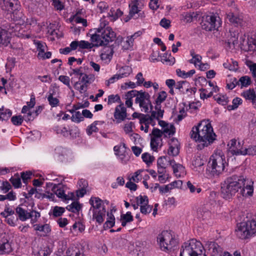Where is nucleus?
Returning a JSON list of instances; mask_svg holds the SVG:
<instances>
[{"instance_id":"obj_42","label":"nucleus","mask_w":256,"mask_h":256,"mask_svg":"<svg viewBox=\"0 0 256 256\" xmlns=\"http://www.w3.org/2000/svg\"><path fill=\"white\" fill-rule=\"evenodd\" d=\"M120 220H124L128 223L133 221L134 218L131 212H128L126 214H122L120 216Z\"/></svg>"},{"instance_id":"obj_36","label":"nucleus","mask_w":256,"mask_h":256,"mask_svg":"<svg viewBox=\"0 0 256 256\" xmlns=\"http://www.w3.org/2000/svg\"><path fill=\"white\" fill-rule=\"evenodd\" d=\"M142 158L144 162H145L148 165L152 163L154 160V156H150L148 153H144L142 154Z\"/></svg>"},{"instance_id":"obj_58","label":"nucleus","mask_w":256,"mask_h":256,"mask_svg":"<svg viewBox=\"0 0 256 256\" xmlns=\"http://www.w3.org/2000/svg\"><path fill=\"white\" fill-rule=\"evenodd\" d=\"M160 24L163 28L168 29L170 26V21L166 18H163L160 22Z\"/></svg>"},{"instance_id":"obj_5","label":"nucleus","mask_w":256,"mask_h":256,"mask_svg":"<svg viewBox=\"0 0 256 256\" xmlns=\"http://www.w3.org/2000/svg\"><path fill=\"white\" fill-rule=\"evenodd\" d=\"M204 247L200 242L192 240L189 244L184 243L182 246L180 256H206L202 254Z\"/></svg>"},{"instance_id":"obj_45","label":"nucleus","mask_w":256,"mask_h":256,"mask_svg":"<svg viewBox=\"0 0 256 256\" xmlns=\"http://www.w3.org/2000/svg\"><path fill=\"white\" fill-rule=\"evenodd\" d=\"M152 206H151L148 204L146 205L140 206V212L144 214H149L152 210Z\"/></svg>"},{"instance_id":"obj_46","label":"nucleus","mask_w":256,"mask_h":256,"mask_svg":"<svg viewBox=\"0 0 256 256\" xmlns=\"http://www.w3.org/2000/svg\"><path fill=\"white\" fill-rule=\"evenodd\" d=\"M10 180L15 188H19L21 187V180L19 177H12L10 178Z\"/></svg>"},{"instance_id":"obj_63","label":"nucleus","mask_w":256,"mask_h":256,"mask_svg":"<svg viewBox=\"0 0 256 256\" xmlns=\"http://www.w3.org/2000/svg\"><path fill=\"white\" fill-rule=\"evenodd\" d=\"M158 143L155 138H152L150 140V146L152 149L154 151H157Z\"/></svg>"},{"instance_id":"obj_26","label":"nucleus","mask_w":256,"mask_h":256,"mask_svg":"<svg viewBox=\"0 0 256 256\" xmlns=\"http://www.w3.org/2000/svg\"><path fill=\"white\" fill-rule=\"evenodd\" d=\"M246 44L250 50H254L256 48V36L252 35L251 37L248 38Z\"/></svg>"},{"instance_id":"obj_23","label":"nucleus","mask_w":256,"mask_h":256,"mask_svg":"<svg viewBox=\"0 0 256 256\" xmlns=\"http://www.w3.org/2000/svg\"><path fill=\"white\" fill-rule=\"evenodd\" d=\"M230 37L228 40V45H230V44H232L234 46L235 45L238 44V38L239 34L238 32L236 31H230Z\"/></svg>"},{"instance_id":"obj_10","label":"nucleus","mask_w":256,"mask_h":256,"mask_svg":"<svg viewBox=\"0 0 256 256\" xmlns=\"http://www.w3.org/2000/svg\"><path fill=\"white\" fill-rule=\"evenodd\" d=\"M150 97L148 93L140 90L135 100L136 104L138 103L140 106L144 108L145 112H148V107L146 104L147 102H150Z\"/></svg>"},{"instance_id":"obj_9","label":"nucleus","mask_w":256,"mask_h":256,"mask_svg":"<svg viewBox=\"0 0 256 256\" xmlns=\"http://www.w3.org/2000/svg\"><path fill=\"white\" fill-rule=\"evenodd\" d=\"M220 24V17L213 14L202 16L200 22L202 28L206 31L218 30Z\"/></svg>"},{"instance_id":"obj_33","label":"nucleus","mask_w":256,"mask_h":256,"mask_svg":"<svg viewBox=\"0 0 256 256\" xmlns=\"http://www.w3.org/2000/svg\"><path fill=\"white\" fill-rule=\"evenodd\" d=\"M214 98L218 104L222 106L226 105L228 102V98L226 96L220 95L218 96H214Z\"/></svg>"},{"instance_id":"obj_30","label":"nucleus","mask_w":256,"mask_h":256,"mask_svg":"<svg viewBox=\"0 0 256 256\" xmlns=\"http://www.w3.org/2000/svg\"><path fill=\"white\" fill-rule=\"evenodd\" d=\"M65 212L64 208L56 206L52 210V215L54 217H58L61 216Z\"/></svg>"},{"instance_id":"obj_18","label":"nucleus","mask_w":256,"mask_h":256,"mask_svg":"<svg viewBox=\"0 0 256 256\" xmlns=\"http://www.w3.org/2000/svg\"><path fill=\"white\" fill-rule=\"evenodd\" d=\"M246 100H250L254 104L256 105V94L254 89H249L242 94Z\"/></svg>"},{"instance_id":"obj_41","label":"nucleus","mask_w":256,"mask_h":256,"mask_svg":"<svg viewBox=\"0 0 256 256\" xmlns=\"http://www.w3.org/2000/svg\"><path fill=\"white\" fill-rule=\"evenodd\" d=\"M98 122V121H95L90 126H88L86 132L88 135L92 134L93 132H97L98 131V128L96 127Z\"/></svg>"},{"instance_id":"obj_57","label":"nucleus","mask_w":256,"mask_h":256,"mask_svg":"<svg viewBox=\"0 0 256 256\" xmlns=\"http://www.w3.org/2000/svg\"><path fill=\"white\" fill-rule=\"evenodd\" d=\"M179 149L176 148L172 146H170L169 150H168V154L172 156H176L179 154Z\"/></svg>"},{"instance_id":"obj_19","label":"nucleus","mask_w":256,"mask_h":256,"mask_svg":"<svg viewBox=\"0 0 256 256\" xmlns=\"http://www.w3.org/2000/svg\"><path fill=\"white\" fill-rule=\"evenodd\" d=\"M227 18L230 22L236 26H241L242 23V20L239 16H235L232 12H229L227 14Z\"/></svg>"},{"instance_id":"obj_56","label":"nucleus","mask_w":256,"mask_h":256,"mask_svg":"<svg viewBox=\"0 0 256 256\" xmlns=\"http://www.w3.org/2000/svg\"><path fill=\"white\" fill-rule=\"evenodd\" d=\"M58 80L63 84L67 86L70 88H71L70 84V80L68 76H60L58 78Z\"/></svg>"},{"instance_id":"obj_61","label":"nucleus","mask_w":256,"mask_h":256,"mask_svg":"<svg viewBox=\"0 0 256 256\" xmlns=\"http://www.w3.org/2000/svg\"><path fill=\"white\" fill-rule=\"evenodd\" d=\"M16 59L15 58H11L8 60V63L6 65V68L10 72L11 71L12 68L15 66Z\"/></svg>"},{"instance_id":"obj_25","label":"nucleus","mask_w":256,"mask_h":256,"mask_svg":"<svg viewBox=\"0 0 256 256\" xmlns=\"http://www.w3.org/2000/svg\"><path fill=\"white\" fill-rule=\"evenodd\" d=\"M82 208L80 204L78 202H74L72 203L70 205L68 206L66 208L69 211L76 213L80 211Z\"/></svg>"},{"instance_id":"obj_12","label":"nucleus","mask_w":256,"mask_h":256,"mask_svg":"<svg viewBox=\"0 0 256 256\" xmlns=\"http://www.w3.org/2000/svg\"><path fill=\"white\" fill-rule=\"evenodd\" d=\"M1 7L3 10L10 12L17 10L19 7L18 0H3Z\"/></svg>"},{"instance_id":"obj_54","label":"nucleus","mask_w":256,"mask_h":256,"mask_svg":"<svg viewBox=\"0 0 256 256\" xmlns=\"http://www.w3.org/2000/svg\"><path fill=\"white\" fill-rule=\"evenodd\" d=\"M128 40L124 42L122 47L124 50H128L131 48L133 46L134 40L130 37H128Z\"/></svg>"},{"instance_id":"obj_15","label":"nucleus","mask_w":256,"mask_h":256,"mask_svg":"<svg viewBox=\"0 0 256 256\" xmlns=\"http://www.w3.org/2000/svg\"><path fill=\"white\" fill-rule=\"evenodd\" d=\"M52 190L60 198L64 200H69L70 199H72V198H69V196H67L65 194L64 190L62 188L60 187V184L58 185L54 184L52 188Z\"/></svg>"},{"instance_id":"obj_64","label":"nucleus","mask_w":256,"mask_h":256,"mask_svg":"<svg viewBox=\"0 0 256 256\" xmlns=\"http://www.w3.org/2000/svg\"><path fill=\"white\" fill-rule=\"evenodd\" d=\"M162 134V132L157 128H154L152 131V134L154 136L153 138H160Z\"/></svg>"},{"instance_id":"obj_1","label":"nucleus","mask_w":256,"mask_h":256,"mask_svg":"<svg viewBox=\"0 0 256 256\" xmlns=\"http://www.w3.org/2000/svg\"><path fill=\"white\" fill-rule=\"evenodd\" d=\"M253 184L254 182L251 180L244 178L242 176L232 175L228 177L222 184V197L225 199H230L239 190L243 196H252L254 192Z\"/></svg>"},{"instance_id":"obj_43","label":"nucleus","mask_w":256,"mask_h":256,"mask_svg":"<svg viewBox=\"0 0 256 256\" xmlns=\"http://www.w3.org/2000/svg\"><path fill=\"white\" fill-rule=\"evenodd\" d=\"M2 115H0V120H8L12 116V112L9 109H6L4 111H2Z\"/></svg>"},{"instance_id":"obj_52","label":"nucleus","mask_w":256,"mask_h":256,"mask_svg":"<svg viewBox=\"0 0 256 256\" xmlns=\"http://www.w3.org/2000/svg\"><path fill=\"white\" fill-rule=\"evenodd\" d=\"M92 44L85 40H81L78 42L79 47L82 49L90 48H92V46H94L93 45L92 46Z\"/></svg>"},{"instance_id":"obj_53","label":"nucleus","mask_w":256,"mask_h":256,"mask_svg":"<svg viewBox=\"0 0 256 256\" xmlns=\"http://www.w3.org/2000/svg\"><path fill=\"white\" fill-rule=\"evenodd\" d=\"M0 188L2 190L4 191V193H6L12 188V186L8 182L6 181L2 182V186H0Z\"/></svg>"},{"instance_id":"obj_13","label":"nucleus","mask_w":256,"mask_h":256,"mask_svg":"<svg viewBox=\"0 0 256 256\" xmlns=\"http://www.w3.org/2000/svg\"><path fill=\"white\" fill-rule=\"evenodd\" d=\"M236 139H232L230 140V143L228 144V146H230L228 152H230L232 156H238L240 155V152L242 151V147L241 145L240 142H238V146H239L238 148L236 146Z\"/></svg>"},{"instance_id":"obj_27","label":"nucleus","mask_w":256,"mask_h":256,"mask_svg":"<svg viewBox=\"0 0 256 256\" xmlns=\"http://www.w3.org/2000/svg\"><path fill=\"white\" fill-rule=\"evenodd\" d=\"M240 83L241 85V88L246 87L251 84V78L247 76H242L239 80V84Z\"/></svg>"},{"instance_id":"obj_20","label":"nucleus","mask_w":256,"mask_h":256,"mask_svg":"<svg viewBox=\"0 0 256 256\" xmlns=\"http://www.w3.org/2000/svg\"><path fill=\"white\" fill-rule=\"evenodd\" d=\"M152 122L151 120V118L150 117V116L148 114H142V116L140 118V124H144L145 125V132H148L149 128L148 124H152Z\"/></svg>"},{"instance_id":"obj_17","label":"nucleus","mask_w":256,"mask_h":256,"mask_svg":"<svg viewBox=\"0 0 256 256\" xmlns=\"http://www.w3.org/2000/svg\"><path fill=\"white\" fill-rule=\"evenodd\" d=\"M10 34L6 30L0 28V44L7 46L10 44Z\"/></svg>"},{"instance_id":"obj_34","label":"nucleus","mask_w":256,"mask_h":256,"mask_svg":"<svg viewBox=\"0 0 256 256\" xmlns=\"http://www.w3.org/2000/svg\"><path fill=\"white\" fill-rule=\"evenodd\" d=\"M162 132L165 134H168L169 136L174 135L176 132V128L174 124H171L164 128Z\"/></svg>"},{"instance_id":"obj_6","label":"nucleus","mask_w":256,"mask_h":256,"mask_svg":"<svg viewBox=\"0 0 256 256\" xmlns=\"http://www.w3.org/2000/svg\"><path fill=\"white\" fill-rule=\"evenodd\" d=\"M157 241L160 248L164 252L171 251L178 244L177 240L168 230L163 231L159 234L157 236Z\"/></svg>"},{"instance_id":"obj_49","label":"nucleus","mask_w":256,"mask_h":256,"mask_svg":"<svg viewBox=\"0 0 256 256\" xmlns=\"http://www.w3.org/2000/svg\"><path fill=\"white\" fill-rule=\"evenodd\" d=\"M48 99L49 102L50 104L52 107H54V106H57L59 102V100L56 98H54L52 94H50L48 96Z\"/></svg>"},{"instance_id":"obj_16","label":"nucleus","mask_w":256,"mask_h":256,"mask_svg":"<svg viewBox=\"0 0 256 256\" xmlns=\"http://www.w3.org/2000/svg\"><path fill=\"white\" fill-rule=\"evenodd\" d=\"M0 242V254H8L12 251L10 244L6 238H2Z\"/></svg>"},{"instance_id":"obj_48","label":"nucleus","mask_w":256,"mask_h":256,"mask_svg":"<svg viewBox=\"0 0 256 256\" xmlns=\"http://www.w3.org/2000/svg\"><path fill=\"white\" fill-rule=\"evenodd\" d=\"M37 46V50L38 51V57L39 58L40 56L44 55V44L41 43L40 42H38L36 43Z\"/></svg>"},{"instance_id":"obj_7","label":"nucleus","mask_w":256,"mask_h":256,"mask_svg":"<svg viewBox=\"0 0 256 256\" xmlns=\"http://www.w3.org/2000/svg\"><path fill=\"white\" fill-rule=\"evenodd\" d=\"M226 164L224 156H212L208 163V167L211 174L214 176H219L224 171Z\"/></svg>"},{"instance_id":"obj_55","label":"nucleus","mask_w":256,"mask_h":256,"mask_svg":"<svg viewBox=\"0 0 256 256\" xmlns=\"http://www.w3.org/2000/svg\"><path fill=\"white\" fill-rule=\"evenodd\" d=\"M32 173L30 172H22L21 173V178L22 180L24 183L26 184L27 180L30 178V176Z\"/></svg>"},{"instance_id":"obj_35","label":"nucleus","mask_w":256,"mask_h":256,"mask_svg":"<svg viewBox=\"0 0 256 256\" xmlns=\"http://www.w3.org/2000/svg\"><path fill=\"white\" fill-rule=\"evenodd\" d=\"M133 2L134 4L131 6L129 12V15L130 16H133L134 14H138L140 11L139 10H138V0H136L134 1Z\"/></svg>"},{"instance_id":"obj_47","label":"nucleus","mask_w":256,"mask_h":256,"mask_svg":"<svg viewBox=\"0 0 256 256\" xmlns=\"http://www.w3.org/2000/svg\"><path fill=\"white\" fill-rule=\"evenodd\" d=\"M115 102H121L120 96L118 94L110 95L108 96V104H110L112 103Z\"/></svg>"},{"instance_id":"obj_22","label":"nucleus","mask_w":256,"mask_h":256,"mask_svg":"<svg viewBox=\"0 0 256 256\" xmlns=\"http://www.w3.org/2000/svg\"><path fill=\"white\" fill-rule=\"evenodd\" d=\"M256 155V146H251L248 148H243L242 151L240 152V155L246 156V155Z\"/></svg>"},{"instance_id":"obj_14","label":"nucleus","mask_w":256,"mask_h":256,"mask_svg":"<svg viewBox=\"0 0 256 256\" xmlns=\"http://www.w3.org/2000/svg\"><path fill=\"white\" fill-rule=\"evenodd\" d=\"M16 212L18 215L19 219L22 221H25L33 217V212H28L26 210L20 206H18L16 209Z\"/></svg>"},{"instance_id":"obj_2","label":"nucleus","mask_w":256,"mask_h":256,"mask_svg":"<svg viewBox=\"0 0 256 256\" xmlns=\"http://www.w3.org/2000/svg\"><path fill=\"white\" fill-rule=\"evenodd\" d=\"M216 136L210 124L207 123L206 120L202 121L198 126L193 128L191 131V138L196 141L202 142V144L198 145L200 149L208 146L212 143L215 140Z\"/></svg>"},{"instance_id":"obj_62","label":"nucleus","mask_w":256,"mask_h":256,"mask_svg":"<svg viewBox=\"0 0 256 256\" xmlns=\"http://www.w3.org/2000/svg\"><path fill=\"white\" fill-rule=\"evenodd\" d=\"M80 84H81L80 81L76 82L74 84V88L78 90L80 93H82L83 91L86 92L87 90V88H86L83 84L80 85V87L78 86Z\"/></svg>"},{"instance_id":"obj_51","label":"nucleus","mask_w":256,"mask_h":256,"mask_svg":"<svg viewBox=\"0 0 256 256\" xmlns=\"http://www.w3.org/2000/svg\"><path fill=\"white\" fill-rule=\"evenodd\" d=\"M167 162L166 156H163L160 157L157 160V166L161 168L166 167V164Z\"/></svg>"},{"instance_id":"obj_11","label":"nucleus","mask_w":256,"mask_h":256,"mask_svg":"<svg viewBox=\"0 0 256 256\" xmlns=\"http://www.w3.org/2000/svg\"><path fill=\"white\" fill-rule=\"evenodd\" d=\"M117 123H120L125 120L127 116L126 108L123 103L116 106L114 114Z\"/></svg>"},{"instance_id":"obj_8","label":"nucleus","mask_w":256,"mask_h":256,"mask_svg":"<svg viewBox=\"0 0 256 256\" xmlns=\"http://www.w3.org/2000/svg\"><path fill=\"white\" fill-rule=\"evenodd\" d=\"M89 202L93 208V219H95L97 222L101 224L104 220L106 213V210L104 206L102 208V210L100 209L102 202V200L98 197H92Z\"/></svg>"},{"instance_id":"obj_40","label":"nucleus","mask_w":256,"mask_h":256,"mask_svg":"<svg viewBox=\"0 0 256 256\" xmlns=\"http://www.w3.org/2000/svg\"><path fill=\"white\" fill-rule=\"evenodd\" d=\"M167 96V94L165 91H162L158 94V96L156 100V104H161L164 102Z\"/></svg>"},{"instance_id":"obj_29","label":"nucleus","mask_w":256,"mask_h":256,"mask_svg":"<svg viewBox=\"0 0 256 256\" xmlns=\"http://www.w3.org/2000/svg\"><path fill=\"white\" fill-rule=\"evenodd\" d=\"M242 103V99L240 98H236L232 100V104L228 106L227 108L228 110H234L238 108V106Z\"/></svg>"},{"instance_id":"obj_3","label":"nucleus","mask_w":256,"mask_h":256,"mask_svg":"<svg viewBox=\"0 0 256 256\" xmlns=\"http://www.w3.org/2000/svg\"><path fill=\"white\" fill-rule=\"evenodd\" d=\"M96 32L90 38L92 42L94 43L93 46H107L110 42L114 41L116 38V34L109 26L106 28L100 26L96 29Z\"/></svg>"},{"instance_id":"obj_60","label":"nucleus","mask_w":256,"mask_h":256,"mask_svg":"<svg viewBox=\"0 0 256 256\" xmlns=\"http://www.w3.org/2000/svg\"><path fill=\"white\" fill-rule=\"evenodd\" d=\"M98 8L100 9V13H102L108 8V6L104 2H100L98 5Z\"/></svg>"},{"instance_id":"obj_21","label":"nucleus","mask_w":256,"mask_h":256,"mask_svg":"<svg viewBox=\"0 0 256 256\" xmlns=\"http://www.w3.org/2000/svg\"><path fill=\"white\" fill-rule=\"evenodd\" d=\"M198 216L199 218L204 219L210 214V211L206 206H202L198 210Z\"/></svg>"},{"instance_id":"obj_32","label":"nucleus","mask_w":256,"mask_h":256,"mask_svg":"<svg viewBox=\"0 0 256 256\" xmlns=\"http://www.w3.org/2000/svg\"><path fill=\"white\" fill-rule=\"evenodd\" d=\"M55 130L58 134H61L65 137L68 136V135L71 134L70 132L66 127L61 128L57 126Z\"/></svg>"},{"instance_id":"obj_4","label":"nucleus","mask_w":256,"mask_h":256,"mask_svg":"<svg viewBox=\"0 0 256 256\" xmlns=\"http://www.w3.org/2000/svg\"><path fill=\"white\" fill-rule=\"evenodd\" d=\"M237 236L241 239H246L256 234V221L242 222L237 224L236 230Z\"/></svg>"},{"instance_id":"obj_59","label":"nucleus","mask_w":256,"mask_h":256,"mask_svg":"<svg viewBox=\"0 0 256 256\" xmlns=\"http://www.w3.org/2000/svg\"><path fill=\"white\" fill-rule=\"evenodd\" d=\"M204 164V160L200 158V156H197L195 158L193 162V165L195 167H200Z\"/></svg>"},{"instance_id":"obj_39","label":"nucleus","mask_w":256,"mask_h":256,"mask_svg":"<svg viewBox=\"0 0 256 256\" xmlns=\"http://www.w3.org/2000/svg\"><path fill=\"white\" fill-rule=\"evenodd\" d=\"M24 120V117L22 116H15L11 118L12 123L16 126L20 125Z\"/></svg>"},{"instance_id":"obj_24","label":"nucleus","mask_w":256,"mask_h":256,"mask_svg":"<svg viewBox=\"0 0 256 256\" xmlns=\"http://www.w3.org/2000/svg\"><path fill=\"white\" fill-rule=\"evenodd\" d=\"M176 72L178 76L183 78H187L192 76L195 74L196 71L194 70H192L188 72H186L185 71L181 70L180 69H177Z\"/></svg>"},{"instance_id":"obj_44","label":"nucleus","mask_w":256,"mask_h":256,"mask_svg":"<svg viewBox=\"0 0 256 256\" xmlns=\"http://www.w3.org/2000/svg\"><path fill=\"white\" fill-rule=\"evenodd\" d=\"M239 85V80L236 78H231L230 82L227 84L226 87L230 90H232L236 86Z\"/></svg>"},{"instance_id":"obj_37","label":"nucleus","mask_w":256,"mask_h":256,"mask_svg":"<svg viewBox=\"0 0 256 256\" xmlns=\"http://www.w3.org/2000/svg\"><path fill=\"white\" fill-rule=\"evenodd\" d=\"M196 14L194 12H186L182 15V18L186 20V22H190L192 21L193 18L196 16Z\"/></svg>"},{"instance_id":"obj_38","label":"nucleus","mask_w":256,"mask_h":256,"mask_svg":"<svg viewBox=\"0 0 256 256\" xmlns=\"http://www.w3.org/2000/svg\"><path fill=\"white\" fill-rule=\"evenodd\" d=\"M84 119L82 113L81 114L80 112H76L75 114L71 117L72 120L77 123L83 121Z\"/></svg>"},{"instance_id":"obj_31","label":"nucleus","mask_w":256,"mask_h":256,"mask_svg":"<svg viewBox=\"0 0 256 256\" xmlns=\"http://www.w3.org/2000/svg\"><path fill=\"white\" fill-rule=\"evenodd\" d=\"M136 202L139 206L146 205L148 204V199L146 196H140L136 198Z\"/></svg>"},{"instance_id":"obj_28","label":"nucleus","mask_w":256,"mask_h":256,"mask_svg":"<svg viewBox=\"0 0 256 256\" xmlns=\"http://www.w3.org/2000/svg\"><path fill=\"white\" fill-rule=\"evenodd\" d=\"M34 230H36L43 232L46 234H48L50 232V226L48 224H45L44 225L34 224Z\"/></svg>"},{"instance_id":"obj_50","label":"nucleus","mask_w":256,"mask_h":256,"mask_svg":"<svg viewBox=\"0 0 256 256\" xmlns=\"http://www.w3.org/2000/svg\"><path fill=\"white\" fill-rule=\"evenodd\" d=\"M124 73L119 74H115L110 78L108 80L106 84L107 86H109L110 84H112L116 80H119L120 78H124Z\"/></svg>"}]
</instances>
